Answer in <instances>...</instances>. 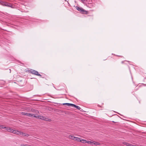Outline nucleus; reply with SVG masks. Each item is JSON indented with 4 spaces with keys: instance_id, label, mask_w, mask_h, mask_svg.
I'll return each mask as SVG.
<instances>
[{
    "instance_id": "obj_6",
    "label": "nucleus",
    "mask_w": 146,
    "mask_h": 146,
    "mask_svg": "<svg viewBox=\"0 0 146 146\" xmlns=\"http://www.w3.org/2000/svg\"><path fill=\"white\" fill-rule=\"evenodd\" d=\"M33 74L37 76H38L40 77H41L42 76L40 74H39L38 71L35 70H34Z\"/></svg>"
},
{
    "instance_id": "obj_15",
    "label": "nucleus",
    "mask_w": 146,
    "mask_h": 146,
    "mask_svg": "<svg viewBox=\"0 0 146 146\" xmlns=\"http://www.w3.org/2000/svg\"><path fill=\"white\" fill-rule=\"evenodd\" d=\"M28 113L25 112H22L21 113L23 115H26L27 116Z\"/></svg>"
},
{
    "instance_id": "obj_8",
    "label": "nucleus",
    "mask_w": 146,
    "mask_h": 146,
    "mask_svg": "<svg viewBox=\"0 0 146 146\" xmlns=\"http://www.w3.org/2000/svg\"><path fill=\"white\" fill-rule=\"evenodd\" d=\"M62 104L63 105H66V106H71L72 107L73 104L68 103H65L63 104Z\"/></svg>"
},
{
    "instance_id": "obj_9",
    "label": "nucleus",
    "mask_w": 146,
    "mask_h": 146,
    "mask_svg": "<svg viewBox=\"0 0 146 146\" xmlns=\"http://www.w3.org/2000/svg\"><path fill=\"white\" fill-rule=\"evenodd\" d=\"M72 107L75 108L79 110H80L81 109V108L80 107H79V106H76V105H75V104H73Z\"/></svg>"
},
{
    "instance_id": "obj_4",
    "label": "nucleus",
    "mask_w": 146,
    "mask_h": 146,
    "mask_svg": "<svg viewBox=\"0 0 146 146\" xmlns=\"http://www.w3.org/2000/svg\"><path fill=\"white\" fill-rule=\"evenodd\" d=\"M1 128L3 129H5V130H7V131L12 133L13 132V129H12L11 128H9L8 127H4L3 125L2 126V127H1Z\"/></svg>"
},
{
    "instance_id": "obj_7",
    "label": "nucleus",
    "mask_w": 146,
    "mask_h": 146,
    "mask_svg": "<svg viewBox=\"0 0 146 146\" xmlns=\"http://www.w3.org/2000/svg\"><path fill=\"white\" fill-rule=\"evenodd\" d=\"M92 145H94L96 146L99 145H100V143L98 142H96L95 141H92Z\"/></svg>"
},
{
    "instance_id": "obj_10",
    "label": "nucleus",
    "mask_w": 146,
    "mask_h": 146,
    "mask_svg": "<svg viewBox=\"0 0 146 146\" xmlns=\"http://www.w3.org/2000/svg\"><path fill=\"white\" fill-rule=\"evenodd\" d=\"M123 144L127 146H131V144L126 142H123Z\"/></svg>"
},
{
    "instance_id": "obj_3",
    "label": "nucleus",
    "mask_w": 146,
    "mask_h": 146,
    "mask_svg": "<svg viewBox=\"0 0 146 146\" xmlns=\"http://www.w3.org/2000/svg\"><path fill=\"white\" fill-rule=\"evenodd\" d=\"M38 118L40 119L46 121H50L51 120L50 119H48V118L45 117L44 116L40 115H39Z\"/></svg>"
},
{
    "instance_id": "obj_14",
    "label": "nucleus",
    "mask_w": 146,
    "mask_h": 146,
    "mask_svg": "<svg viewBox=\"0 0 146 146\" xmlns=\"http://www.w3.org/2000/svg\"><path fill=\"white\" fill-rule=\"evenodd\" d=\"M32 111L33 112L35 113H39V111L38 110H32Z\"/></svg>"
},
{
    "instance_id": "obj_5",
    "label": "nucleus",
    "mask_w": 146,
    "mask_h": 146,
    "mask_svg": "<svg viewBox=\"0 0 146 146\" xmlns=\"http://www.w3.org/2000/svg\"><path fill=\"white\" fill-rule=\"evenodd\" d=\"M3 5L7 6L8 7H11L12 8H13V5L10 3H8L7 2H4L3 3Z\"/></svg>"
},
{
    "instance_id": "obj_2",
    "label": "nucleus",
    "mask_w": 146,
    "mask_h": 146,
    "mask_svg": "<svg viewBox=\"0 0 146 146\" xmlns=\"http://www.w3.org/2000/svg\"><path fill=\"white\" fill-rule=\"evenodd\" d=\"M76 8L78 10L80 11L82 13L85 14H87V11L82 8L76 6Z\"/></svg>"
},
{
    "instance_id": "obj_11",
    "label": "nucleus",
    "mask_w": 146,
    "mask_h": 146,
    "mask_svg": "<svg viewBox=\"0 0 146 146\" xmlns=\"http://www.w3.org/2000/svg\"><path fill=\"white\" fill-rule=\"evenodd\" d=\"M17 135H23V133L18 131Z\"/></svg>"
},
{
    "instance_id": "obj_17",
    "label": "nucleus",
    "mask_w": 146,
    "mask_h": 146,
    "mask_svg": "<svg viewBox=\"0 0 146 146\" xmlns=\"http://www.w3.org/2000/svg\"><path fill=\"white\" fill-rule=\"evenodd\" d=\"M39 115H36V114H35L33 115V117H35L36 118H39Z\"/></svg>"
},
{
    "instance_id": "obj_16",
    "label": "nucleus",
    "mask_w": 146,
    "mask_h": 146,
    "mask_svg": "<svg viewBox=\"0 0 146 146\" xmlns=\"http://www.w3.org/2000/svg\"><path fill=\"white\" fill-rule=\"evenodd\" d=\"M18 131L16 130H15L13 129V132H12V133H14V134H17V133H18Z\"/></svg>"
},
{
    "instance_id": "obj_1",
    "label": "nucleus",
    "mask_w": 146,
    "mask_h": 146,
    "mask_svg": "<svg viewBox=\"0 0 146 146\" xmlns=\"http://www.w3.org/2000/svg\"><path fill=\"white\" fill-rule=\"evenodd\" d=\"M69 138L72 139L74 141H77L79 142H81L82 143H87L89 144H91V141H87L83 139L80 138L76 137L71 135H70L68 137Z\"/></svg>"
},
{
    "instance_id": "obj_19",
    "label": "nucleus",
    "mask_w": 146,
    "mask_h": 146,
    "mask_svg": "<svg viewBox=\"0 0 146 146\" xmlns=\"http://www.w3.org/2000/svg\"><path fill=\"white\" fill-rule=\"evenodd\" d=\"M83 2L85 1V0H81Z\"/></svg>"
},
{
    "instance_id": "obj_20",
    "label": "nucleus",
    "mask_w": 146,
    "mask_h": 146,
    "mask_svg": "<svg viewBox=\"0 0 146 146\" xmlns=\"http://www.w3.org/2000/svg\"><path fill=\"white\" fill-rule=\"evenodd\" d=\"M2 125H0V127H1H1H2Z\"/></svg>"
},
{
    "instance_id": "obj_13",
    "label": "nucleus",
    "mask_w": 146,
    "mask_h": 146,
    "mask_svg": "<svg viewBox=\"0 0 146 146\" xmlns=\"http://www.w3.org/2000/svg\"><path fill=\"white\" fill-rule=\"evenodd\" d=\"M34 114L30 113H28L27 116H30L31 117H33Z\"/></svg>"
},
{
    "instance_id": "obj_12",
    "label": "nucleus",
    "mask_w": 146,
    "mask_h": 146,
    "mask_svg": "<svg viewBox=\"0 0 146 146\" xmlns=\"http://www.w3.org/2000/svg\"><path fill=\"white\" fill-rule=\"evenodd\" d=\"M34 70H33L32 69H30V70H28V72L29 73H32V74H33L34 71Z\"/></svg>"
},
{
    "instance_id": "obj_18",
    "label": "nucleus",
    "mask_w": 146,
    "mask_h": 146,
    "mask_svg": "<svg viewBox=\"0 0 146 146\" xmlns=\"http://www.w3.org/2000/svg\"><path fill=\"white\" fill-rule=\"evenodd\" d=\"M23 135L24 136L28 137L29 136V135L27 134H26L25 133H23Z\"/></svg>"
}]
</instances>
